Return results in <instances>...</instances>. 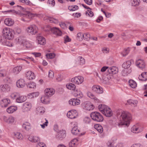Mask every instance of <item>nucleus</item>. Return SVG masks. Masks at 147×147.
Segmentation results:
<instances>
[{
  "mask_svg": "<svg viewBox=\"0 0 147 147\" xmlns=\"http://www.w3.org/2000/svg\"><path fill=\"white\" fill-rule=\"evenodd\" d=\"M118 68L115 66L109 67L108 69V71L109 73L112 74H116L118 72Z\"/></svg>",
  "mask_w": 147,
  "mask_h": 147,
  "instance_id": "nucleus-17",
  "label": "nucleus"
},
{
  "mask_svg": "<svg viewBox=\"0 0 147 147\" xmlns=\"http://www.w3.org/2000/svg\"><path fill=\"white\" fill-rule=\"evenodd\" d=\"M103 114L106 117H110L112 115L113 113L110 108H107V110L105 113L103 112Z\"/></svg>",
  "mask_w": 147,
  "mask_h": 147,
  "instance_id": "nucleus-33",
  "label": "nucleus"
},
{
  "mask_svg": "<svg viewBox=\"0 0 147 147\" xmlns=\"http://www.w3.org/2000/svg\"><path fill=\"white\" fill-rule=\"evenodd\" d=\"M46 56L48 59H53L55 57V54L54 53H49L47 54Z\"/></svg>",
  "mask_w": 147,
  "mask_h": 147,
  "instance_id": "nucleus-49",
  "label": "nucleus"
},
{
  "mask_svg": "<svg viewBox=\"0 0 147 147\" xmlns=\"http://www.w3.org/2000/svg\"><path fill=\"white\" fill-rule=\"evenodd\" d=\"M10 87L7 84H2L0 86V90L3 92H7L9 91Z\"/></svg>",
  "mask_w": 147,
  "mask_h": 147,
  "instance_id": "nucleus-12",
  "label": "nucleus"
},
{
  "mask_svg": "<svg viewBox=\"0 0 147 147\" xmlns=\"http://www.w3.org/2000/svg\"><path fill=\"white\" fill-rule=\"evenodd\" d=\"M84 121L86 123H89L90 122V118L86 117L84 118Z\"/></svg>",
  "mask_w": 147,
  "mask_h": 147,
  "instance_id": "nucleus-64",
  "label": "nucleus"
},
{
  "mask_svg": "<svg viewBox=\"0 0 147 147\" xmlns=\"http://www.w3.org/2000/svg\"><path fill=\"white\" fill-rule=\"evenodd\" d=\"M140 0H133L131 2L132 5L133 6H135L139 5L140 3Z\"/></svg>",
  "mask_w": 147,
  "mask_h": 147,
  "instance_id": "nucleus-51",
  "label": "nucleus"
},
{
  "mask_svg": "<svg viewBox=\"0 0 147 147\" xmlns=\"http://www.w3.org/2000/svg\"><path fill=\"white\" fill-rule=\"evenodd\" d=\"M5 24L7 25L10 26L14 24V21L10 18H7L4 21Z\"/></svg>",
  "mask_w": 147,
  "mask_h": 147,
  "instance_id": "nucleus-27",
  "label": "nucleus"
},
{
  "mask_svg": "<svg viewBox=\"0 0 147 147\" xmlns=\"http://www.w3.org/2000/svg\"><path fill=\"white\" fill-rule=\"evenodd\" d=\"M129 49H125L121 53V55L123 57H125L129 53Z\"/></svg>",
  "mask_w": 147,
  "mask_h": 147,
  "instance_id": "nucleus-53",
  "label": "nucleus"
},
{
  "mask_svg": "<svg viewBox=\"0 0 147 147\" xmlns=\"http://www.w3.org/2000/svg\"><path fill=\"white\" fill-rule=\"evenodd\" d=\"M84 79L83 77L79 76L72 78L71 80V82L76 84H82L83 82Z\"/></svg>",
  "mask_w": 147,
  "mask_h": 147,
  "instance_id": "nucleus-5",
  "label": "nucleus"
},
{
  "mask_svg": "<svg viewBox=\"0 0 147 147\" xmlns=\"http://www.w3.org/2000/svg\"><path fill=\"white\" fill-rule=\"evenodd\" d=\"M14 31L12 29L8 28H4L3 30V34L6 39L11 40L14 37Z\"/></svg>",
  "mask_w": 147,
  "mask_h": 147,
  "instance_id": "nucleus-2",
  "label": "nucleus"
},
{
  "mask_svg": "<svg viewBox=\"0 0 147 147\" xmlns=\"http://www.w3.org/2000/svg\"><path fill=\"white\" fill-rule=\"evenodd\" d=\"M132 132L135 133H137L140 131L139 128L136 126H133L131 129Z\"/></svg>",
  "mask_w": 147,
  "mask_h": 147,
  "instance_id": "nucleus-44",
  "label": "nucleus"
},
{
  "mask_svg": "<svg viewBox=\"0 0 147 147\" xmlns=\"http://www.w3.org/2000/svg\"><path fill=\"white\" fill-rule=\"evenodd\" d=\"M75 96L78 98H81L83 97V95L82 92L79 91H77Z\"/></svg>",
  "mask_w": 147,
  "mask_h": 147,
  "instance_id": "nucleus-57",
  "label": "nucleus"
},
{
  "mask_svg": "<svg viewBox=\"0 0 147 147\" xmlns=\"http://www.w3.org/2000/svg\"><path fill=\"white\" fill-rule=\"evenodd\" d=\"M37 42L38 44L43 45L46 43V41L45 38L43 36H38L36 38Z\"/></svg>",
  "mask_w": 147,
  "mask_h": 147,
  "instance_id": "nucleus-19",
  "label": "nucleus"
},
{
  "mask_svg": "<svg viewBox=\"0 0 147 147\" xmlns=\"http://www.w3.org/2000/svg\"><path fill=\"white\" fill-rule=\"evenodd\" d=\"M10 100L8 98L2 99L0 103L2 107H6L10 104Z\"/></svg>",
  "mask_w": 147,
  "mask_h": 147,
  "instance_id": "nucleus-16",
  "label": "nucleus"
},
{
  "mask_svg": "<svg viewBox=\"0 0 147 147\" xmlns=\"http://www.w3.org/2000/svg\"><path fill=\"white\" fill-rule=\"evenodd\" d=\"M86 14L87 15H88L90 17H92L94 16V13L90 10H88Z\"/></svg>",
  "mask_w": 147,
  "mask_h": 147,
  "instance_id": "nucleus-62",
  "label": "nucleus"
},
{
  "mask_svg": "<svg viewBox=\"0 0 147 147\" xmlns=\"http://www.w3.org/2000/svg\"><path fill=\"white\" fill-rule=\"evenodd\" d=\"M25 85V83L24 80L20 79L18 80L16 82V86L19 88L24 87Z\"/></svg>",
  "mask_w": 147,
  "mask_h": 147,
  "instance_id": "nucleus-20",
  "label": "nucleus"
},
{
  "mask_svg": "<svg viewBox=\"0 0 147 147\" xmlns=\"http://www.w3.org/2000/svg\"><path fill=\"white\" fill-rule=\"evenodd\" d=\"M66 136V131L65 130H62L59 131L57 136L60 140L65 138Z\"/></svg>",
  "mask_w": 147,
  "mask_h": 147,
  "instance_id": "nucleus-22",
  "label": "nucleus"
},
{
  "mask_svg": "<svg viewBox=\"0 0 147 147\" xmlns=\"http://www.w3.org/2000/svg\"><path fill=\"white\" fill-rule=\"evenodd\" d=\"M36 147H46V146L44 143L40 142L37 144Z\"/></svg>",
  "mask_w": 147,
  "mask_h": 147,
  "instance_id": "nucleus-59",
  "label": "nucleus"
},
{
  "mask_svg": "<svg viewBox=\"0 0 147 147\" xmlns=\"http://www.w3.org/2000/svg\"><path fill=\"white\" fill-rule=\"evenodd\" d=\"M15 137L19 140H22L23 138V136L22 134L18 132H15L14 133Z\"/></svg>",
  "mask_w": 147,
  "mask_h": 147,
  "instance_id": "nucleus-42",
  "label": "nucleus"
},
{
  "mask_svg": "<svg viewBox=\"0 0 147 147\" xmlns=\"http://www.w3.org/2000/svg\"><path fill=\"white\" fill-rule=\"evenodd\" d=\"M78 115V113L76 110H72L69 111L67 113V117L71 119L76 118Z\"/></svg>",
  "mask_w": 147,
  "mask_h": 147,
  "instance_id": "nucleus-8",
  "label": "nucleus"
},
{
  "mask_svg": "<svg viewBox=\"0 0 147 147\" xmlns=\"http://www.w3.org/2000/svg\"><path fill=\"white\" fill-rule=\"evenodd\" d=\"M131 119V115L130 113L123 111L122 112L120 116V121L117 123V125L119 127L123 125L127 126Z\"/></svg>",
  "mask_w": 147,
  "mask_h": 147,
  "instance_id": "nucleus-1",
  "label": "nucleus"
},
{
  "mask_svg": "<svg viewBox=\"0 0 147 147\" xmlns=\"http://www.w3.org/2000/svg\"><path fill=\"white\" fill-rule=\"evenodd\" d=\"M22 69V66H17L13 68V72L15 74H17L19 73Z\"/></svg>",
  "mask_w": 147,
  "mask_h": 147,
  "instance_id": "nucleus-36",
  "label": "nucleus"
},
{
  "mask_svg": "<svg viewBox=\"0 0 147 147\" xmlns=\"http://www.w3.org/2000/svg\"><path fill=\"white\" fill-rule=\"evenodd\" d=\"M92 89L94 92L98 94H102L103 92L102 88L99 86L94 85L92 87Z\"/></svg>",
  "mask_w": 147,
  "mask_h": 147,
  "instance_id": "nucleus-9",
  "label": "nucleus"
},
{
  "mask_svg": "<svg viewBox=\"0 0 147 147\" xmlns=\"http://www.w3.org/2000/svg\"><path fill=\"white\" fill-rule=\"evenodd\" d=\"M42 121H45V123H43L42 124H40L42 128L44 129L45 126H47L48 123V120L46 119H42Z\"/></svg>",
  "mask_w": 147,
  "mask_h": 147,
  "instance_id": "nucleus-50",
  "label": "nucleus"
},
{
  "mask_svg": "<svg viewBox=\"0 0 147 147\" xmlns=\"http://www.w3.org/2000/svg\"><path fill=\"white\" fill-rule=\"evenodd\" d=\"M40 100L41 102L44 104H48L49 102V97L45 95L41 97Z\"/></svg>",
  "mask_w": 147,
  "mask_h": 147,
  "instance_id": "nucleus-24",
  "label": "nucleus"
},
{
  "mask_svg": "<svg viewBox=\"0 0 147 147\" xmlns=\"http://www.w3.org/2000/svg\"><path fill=\"white\" fill-rule=\"evenodd\" d=\"M83 106H84V109L88 111L92 110L94 107L93 105L89 102L86 101L84 102L83 104Z\"/></svg>",
  "mask_w": 147,
  "mask_h": 147,
  "instance_id": "nucleus-10",
  "label": "nucleus"
},
{
  "mask_svg": "<svg viewBox=\"0 0 147 147\" xmlns=\"http://www.w3.org/2000/svg\"><path fill=\"white\" fill-rule=\"evenodd\" d=\"M26 30L29 34H35L37 32V28L34 25H32L28 27Z\"/></svg>",
  "mask_w": 147,
  "mask_h": 147,
  "instance_id": "nucleus-4",
  "label": "nucleus"
},
{
  "mask_svg": "<svg viewBox=\"0 0 147 147\" xmlns=\"http://www.w3.org/2000/svg\"><path fill=\"white\" fill-rule=\"evenodd\" d=\"M31 107V104L29 102H26L23 104L22 109L23 112H26L30 111Z\"/></svg>",
  "mask_w": 147,
  "mask_h": 147,
  "instance_id": "nucleus-7",
  "label": "nucleus"
},
{
  "mask_svg": "<svg viewBox=\"0 0 147 147\" xmlns=\"http://www.w3.org/2000/svg\"><path fill=\"white\" fill-rule=\"evenodd\" d=\"M80 130L78 129L77 126H74L72 129L71 132L74 135H78L79 134Z\"/></svg>",
  "mask_w": 147,
  "mask_h": 147,
  "instance_id": "nucleus-32",
  "label": "nucleus"
},
{
  "mask_svg": "<svg viewBox=\"0 0 147 147\" xmlns=\"http://www.w3.org/2000/svg\"><path fill=\"white\" fill-rule=\"evenodd\" d=\"M28 139L29 141L32 142H36L40 141L39 138L36 136H30Z\"/></svg>",
  "mask_w": 147,
  "mask_h": 147,
  "instance_id": "nucleus-28",
  "label": "nucleus"
},
{
  "mask_svg": "<svg viewBox=\"0 0 147 147\" xmlns=\"http://www.w3.org/2000/svg\"><path fill=\"white\" fill-rule=\"evenodd\" d=\"M26 40L22 36L18 37L16 39L15 41L17 44L19 45H23L26 42Z\"/></svg>",
  "mask_w": 147,
  "mask_h": 147,
  "instance_id": "nucleus-15",
  "label": "nucleus"
},
{
  "mask_svg": "<svg viewBox=\"0 0 147 147\" xmlns=\"http://www.w3.org/2000/svg\"><path fill=\"white\" fill-rule=\"evenodd\" d=\"M66 87L68 89L73 90H75L76 88V86L71 83H69L68 85H67Z\"/></svg>",
  "mask_w": 147,
  "mask_h": 147,
  "instance_id": "nucleus-41",
  "label": "nucleus"
},
{
  "mask_svg": "<svg viewBox=\"0 0 147 147\" xmlns=\"http://www.w3.org/2000/svg\"><path fill=\"white\" fill-rule=\"evenodd\" d=\"M133 60H130L125 62L122 64V67L125 69H128L131 65V62H133Z\"/></svg>",
  "mask_w": 147,
  "mask_h": 147,
  "instance_id": "nucleus-30",
  "label": "nucleus"
},
{
  "mask_svg": "<svg viewBox=\"0 0 147 147\" xmlns=\"http://www.w3.org/2000/svg\"><path fill=\"white\" fill-rule=\"evenodd\" d=\"M27 86L29 88H36V84L34 82H30L27 84Z\"/></svg>",
  "mask_w": 147,
  "mask_h": 147,
  "instance_id": "nucleus-40",
  "label": "nucleus"
},
{
  "mask_svg": "<svg viewBox=\"0 0 147 147\" xmlns=\"http://www.w3.org/2000/svg\"><path fill=\"white\" fill-rule=\"evenodd\" d=\"M22 127L26 131H30L32 129V126L30 123L26 122L22 124Z\"/></svg>",
  "mask_w": 147,
  "mask_h": 147,
  "instance_id": "nucleus-14",
  "label": "nucleus"
},
{
  "mask_svg": "<svg viewBox=\"0 0 147 147\" xmlns=\"http://www.w3.org/2000/svg\"><path fill=\"white\" fill-rule=\"evenodd\" d=\"M51 30L52 32L56 35L60 36L61 35V32L57 28L53 27L51 28Z\"/></svg>",
  "mask_w": 147,
  "mask_h": 147,
  "instance_id": "nucleus-23",
  "label": "nucleus"
},
{
  "mask_svg": "<svg viewBox=\"0 0 147 147\" xmlns=\"http://www.w3.org/2000/svg\"><path fill=\"white\" fill-rule=\"evenodd\" d=\"M26 76L30 80L34 79L35 77L34 73L31 71H28L26 73Z\"/></svg>",
  "mask_w": 147,
  "mask_h": 147,
  "instance_id": "nucleus-18",
  "label": "nucleus"
},
{
  "mask_svg": "<svg viewBox=\"0 0 147 147\" xmlns=\"http://www.w3.org/2000/svg\"><path fill=\"white\" fill-rule=\"evenodd\" d=\"M23 46H25L26 48H31L32 47V45L30 42L26 40V42H25V43L23 45Z\"/></svg>",
  "mask_w": 147,
  "mask_h": 147,
  "instance_id": "nucleus-56",
  "label": "nucleus"
},
{
  "mask_svg": "<svg viewBox=\"0 0 147 147\" xmlns=\"http://www.w3.org/2000/svg\"><path fill=\"white\" fill-rule=\"evenodd\" d=\"M95 128L100 133H101L103 131L102 127L100 125L96 124L94 125Z\"/></svg>",
  "mask_w": 147,
  "mask_h": 147,
  "instance_id": "nucleus-35",
  "label": "nucleus"
},
{
  "mask_svg": "<svg viewBox=\"0 0 147 147\" xmlns=\"http://www.w3.org/2000/svg\"><path fill=\"white\" fill-rule=\"evenodd\" d=\"M78 140L77 138H74L69 143V147H76L78 144Z\"/></svg>",
  "mask_w": 147,
  "mask_h": 147,
  "instance_id": "nucleus-29",
  "label": "nucleus"
},
{
  "mask_svg": "<svg viewBox=\"0 0 147 147\" xmlns=\"http://www.w3.org/2000/svg\"><path fill=\"white\" fill-rule=\"evenodd\" d=\"M90 38V34L88 33H85L83 34V38L86 40H89Z\"/></svg>",
  "mask_w": 147,
  "mask_h": 147,
  "instance_id": "nucleus-52",
  "label": "nucleus"
},
{
  "mask_svg": "<svg viewBox=\"0 0 147 147\" xmlns=\"http://www.w3.org/2000/svg\"><path fill=\"white\" fill-rule=\"evenodd\" d=\"M114 143L113 141H109L107 143L108 147H114Z\"/></svg>",
  "mask_w": 147,
  "mask_h": 147,
  "instance_id": "nucleus-60",
  "label": "nucleus"
},
{
  "mask_svg": "<svg viewBox=\"0 0 147 147\" xmlns=\"http://www.w3.org/2000/svg\"><path fill=\"white\" fill-rule=\"evenodd\" d=\"M14 32H16L18 34H20L22 32V30L21 29L18 27H16L13 30Z\"/></svg>",
  "mask_w": 147,
  "mask_h": 147,
  "instance_id": "nucleus-58",
  "label": "nucleus"
},
{
  "mask_svg": "<svg viewBox=\"0 0 147 147\" xmlns=\"http://www.w3.org/2000/svg\"><path fill=\"white\" fill-rule=\"evenodd\" d=\"M34 15L28 11H26L25 13L24 14V17L30 18L34 16Z\"/></svg>",
  "mask_w": 147,
  "mask_h": 147,
  "instance_id": "nucleus-39",
  "label": "nucleus"
},
{
  "mask_svg": "<svg viewBox=\"0 0 147 147\" xmlns=\"http://www.w3.org/2000/svg\"><path fill=\"white\" fill-rule=\"evenodd\" d=\"M36 109L38 113L42 114H43L45 112V109L43 107H38Z\"/></svg>",
  "mask_w": 147,
  "mask_h": 147,
  "instance_id": "nucleus-45",
  "label": "nucleus"
},
{
  "mask_svg": "<svg viewBox=\"0 0 147 147\" xmlns=\"http://www.w3.org/2000/svg\"><path fill=\"white\" fill-rule=\"evenodd\" d=\"M54 76V73L51 70H50L49 71V77L53 78Z\"/></svg>",
  "mask_w": 147,
  "mask_h": 147,
  "instance_id": "nucleus-63",
  "label": "nucleus"
},
{
  "mask_svg": "<svg viewBox=\"0 0 147 147\" xmlns=\"http://www.w3.org/2000/svg\"><path fill=\"white\" fill-rule=\"evenodd\" d=\"M136 63L137 66L141 69H144L146 65L143 59H139L137 60Z\"/></svg>",
  "mask_w": 147,
  "mask_h": 147,
  "instance_id": "nucleus-6",
  "label": "nucleus"
},
{
  "mask_svg": "<svg viewBox=\"0 0 147 147\" xmlns=\"http://www.w3.org/2000/svg\"><path fill=\"white\" fill-rule=\"evenodd\" d=\"M83 34L80 32L77 34V36L79 40H81L83 38Z\"/></svg>",
  "mask_w": 147,
  "mask_h": 147,
  "instance_id": "nucleus-61",
  "label": "nucleus"
},
{
  "mask_svg": "<svg viewBox=\"0 0 147 147\" xmlns=\"http://www.w3.org/2000/svg\"><path fill=\"white\" fill-rule=\"evenodd\" d=\"M90 117L94 121L98 122H101L104 120L102 115L97 112H94L91 113L90 114Z\"/></svg>",
  "mask_w": 147,
  "mask_h": 147,
  "instance_id": "nucleus-3",
  "label": "nucleus"
},
{
  "mask_svg": "<svg viewBox=\"0 0 147 147\" xmlns=\"http://www.w3.org/2000/svg\"><path fill=\"white\" fill-rule=\"evenodd\" d=\"M15 120L14 118L12 116L9 117L7 120V122L9 123H13Z\"/></svg>",
  "mask_w": 147,
  "mask_h": 147,
  "instance_id": "nucleus-55",
  "label": "nucleus"
},
{
  "mask_svg": "<svg viewBox=\"0 0 147 147\" xmlns=\"http://www.w3.org/2000/svg\"><path fill=\"white\" fill-rule=\"evenodd\" d=\"M78 63L79 64L82 65L85 63V60L81 57H79L77 58Z\"/></svg>",
  "mask_w": 147,
  "mask_h": 147,
  "instance_id": "nucleus-37",
  "label": "nucleus"
},
{
  "mask_svg": "<svg viewBox=\"0 0 147 147\" xmlns=\"http://www.w3.org/2000/svg\"><path fill=\"white\" fill-rule=\"evenodd\" d=\"M129 84L132 88H135L137 86L136 82L133 80H130L129 81Z\"/></svg>",
  "mask_w": 147,
  "mask_h": 147,
  "instance_id": "nucleus-38",
  "label": "nucleus"
},
{
  "mask_svg": "<svg viewBox=\"0 0 147 147\" xmlns=\"http://www.w3.org/2000/svg\"><path fill=\"white\" fill-rule=\"evenodd\" d=\"M87 96L88 97L97 102L99 101V100L92 93L88 92L87 93Z\"/></svg>",
  "mask_w": 147,
  "mask_h": 147,
  "instance_id": "nucleus-34",
  "label": "nucleus"
},
{
  "mask_svg": "<svg viewBox=\"0 0 147 147\" xmlns=\"http://www.w3.org/2000/svg\"><path fill=\"white\" fill-rule=\"evenodd\" d=\"M39 94V92H37L29 93L28 94L27 96L28 98H32L37 97Z\"/></svg>",
  "mask_w": 147,
  "mask_h": 147,
  "instance_id": "nucleus-31",
  "label": "nucleus"
},
{
  "mask_svg": "<svg viewBox=\"0 0 147 147\" xmlns=\"http://www.w3.org/2000/svg\"><path fill=\"white\" fill-rule=\"evenodd\" d=\"M79 7L77 5H71L69 6L68 9L70 11H74L78 9Z\"/></svg>",
  "mask_w": 147,
  "mask_h": 147,
  "instance_id": "nucleus-46",
  "label": "nucleus"
},
{
  "mask_svg": "<svg viewBox=\"0 0 147 147\" xmlns=\"http://www.w3.org/2000/svg\"><path fill=\"white\" fill-rule=\"evenodd\" d=\"M20 93L18 92H15L11 94L10 97L13 99L16 98L19 96Z\"/></svg>",
  "mask_w": 147,
  "mask_h": 147,
  "instance_id": "nucleus-48",
  "label": "nucleus"
},
{
  "mask_svg": "<svg viewBox=\"0 0 147 147\" xmlns=\"http://www.w3.org/2000/svg\"><path fill=\"white\" fill-rule=\"evenodd\" d=\"M140 80L145 81L147 80V72L142 73L138 77Z\"/></svg>",
  "mask_w": 147,
  "mask_h": 147,
  "instance_id": "nucleus-26",
  "label": "nucleus"
},
{
  "mask_svg": "<svg viewBox=\"0 0 147 147\" xmlns=\"http://www.w3.org/2000/svg\"><path fill=\"white\" fill-rule=\"evenodd\" d=\"M17 109L16 107L11 106L8 108L6 110L7 112L9 113H11L16 111Z\"/></svg>",
  "mask_w": 147,
  "mask_h": 147,
  "instance_id": "nucleus-25",
  "label": "nucleus"
},
{
  "mask_svg": "<svg viewBox=\"0 0 147 147\" xmlns=\"http://www.w3.org/2000/svg\"><path fill=\"white\" fill-rule=\"evenodd\" d=\"M45 95L48 97L51 96L54 94L55 93V90L51 88H47L45 90Z\"/></svg>",
  "mask_w": 147,
  "mask_h": 147,
  "instance_id": "nucleus-11",
  "label": "nucleus"
},
{
  "mask_svg": "<svg viewBox=\"0 0 147 147\" xmlns=\"http://www.w3.org/2000/svg\"><path fill=\"white\" fill-rule=\"evenodd\" d=\"M80 103V100L77 98L71 99L69 101V104L74 106L78 105Z\"/></svg>",
  "mask_w": 147,
  "mask_h": 147,
  "instance_id": "nucleus-13",
  "label": "nucleus"
},
{
  "mask_svg": "<svg viewBox=\"0 0 147 147\" xmlns=\"http://www.w3.org/2000/svg\"><path fill=\"white\" fill-rule=\"evenodd\" d=\"M107 106L105 105L101 104L99 105L98 106V109L101 112L103 110H104L105 108H106Z\"/></svg>",
  "mask_w": 147,
  "mask_h": 147,
  "instance_id": "nucleus-54",
  "label": "nucleus"
},
{
  "mask_svg": "<svg viewBox=\"0 0 147 147\" xmlns=\"http://www.w3.org/2000/svg\"><path fill=\"white\" fill-rule=\"evenodd\" d=\"M26 96H21L20 94L19 96L16 99V102L18 103H22L25 101L26 100Z\"/></svg>",
  "mask_w": 147,
  "mask_h": 147,
  "instance_id": "nucleus-21",
  "label": "nucleus"
},
{
  "mask_svg": "<svg viewBox=\"0 0 147 147\" xmlns=\"http://www.w3.org/2000/svg\"><path fill=\"white\" fill-rule=\"evenodd\" d=\"M129 69H125L123 70L121 72V74L123 76H127L129 74Z\"/></svg>",
  "mask_w": 147,
  "mask_h": 147,
  "instance_id": "nucleus-47",
  "label": "nucleus"
},
{
  "mask_svg": "<svg viewBox=\"0 0 147 147\" xmlns=\"http://www.w3.org/2000/svg\"><path fill=\"white\" fill-rule=\"evenodd\" d=\"M127 102L129 104L134 107L136 106L138 103L137 101L132 100H129Z\"/></svg>",
  "mask_w": 147,
  "mask_h": 147,
  "instance_id": "nucleus-43",
  "label": "nucleus"
}]
</instances>
